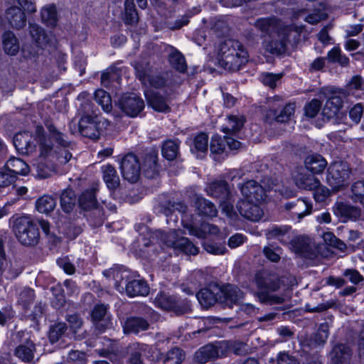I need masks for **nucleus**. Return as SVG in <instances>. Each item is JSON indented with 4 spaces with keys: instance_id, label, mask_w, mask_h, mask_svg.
I'll return each mask as SVG.
<instances>
[{
    "instance_id": "obj_1",
    "label": "nucleus",
    "mask_w": 364,
    "mask_h": 364,
    "mask_svg": "<svg viewBox=\"0 0 364 364\" xmlns=\"http://www.w3.org/2000/svg\"><path fill=\"white\" fill-rule=\"evenodd\" d=\"M248 53L238 41L228 39L222 42L218 49V65L225 70H239L248 61Z\"/></svg>"
},
{
    "instance_id": "obj_2",
    "label": "nucleus",
    "mask_w": 364,
    "mask_h": 364,
    "mask_svg": "<svg viewBox=\"0 0 364 364\" xmlns=\"http://www.w3.org/2000/svg\"><path fill=\"white\" fill-rule=\"evenodd\" d=\"M46 127L48 134L42 126H36L35 129V139L39 145L40 155L48 157L53 154L54 141L59 147H69L70 141L65 134L60 132L52 122H47Z\"/></svg>"
},
{
    "instance_id": "obj_3",
    "label": "nucleus",
    "mask_w": 364,
    "mask_h": 364,
    "mask_svg": "<svg viewBox=\"0 0 364 364\" xmlns=\"http://www.w3.org/2000/svg\"><path fill=\"white\" fill-rule=\"evenodd\" d=\"M254 282L258 289L256 295L261 303L272 305L284 302L283 297L272 294L280 287L276 274L267 270L260 271L255 274Z\"/></svg>"
},
{
    "instance_id": "obj_4",
    "label": "nucleus",
    "mask_w": 364,
    "mask_h": 364,
    "mask_svg": "<svg viewBox=\"0 0 364 364\" xmlns=\"http://www.w3.org/2000/svg\"><path fill=\"white\" fill-rule=\"evenodd\" d=\"M12 229L18 240L23 245H34L38 241V228L32 220L26 215H14L10 219Z\"/></svg>"
},
{
    "instance_id": "obj_5",
    "label": "nucleus",
    "mask_w": 364,
    "mask_h": 364,
    "mask_svg": "<svg viewBox=\"0 0 364 364\" xmlns=\"http://www.w3.org/2000/svg\"><path fill=\"white\" fill-rule=\"evenodd\" d=\"M350 173L351 169L347 163L333 162L327 169L326 182L333 191L337 192L348 184Z\"/></svg>"
},
{
    "instance_id": "obj_6",
    "label": "nucleus",
    "mask_w": 364,
    "mask_h": 364,
    "mask_svg": "<svg viewBox=\"0 0 364 364\" xmlns=\"http://www.w3.org/2000/svg\"><path fill=\"white\" fill-rule=\"evenodd\" d=\"M178 230H173L168 233L159 232L160 242L166 247L172 248L183 252L186 255H196L198 248L187 237H179Z\"/></svg>"
},
{
    "instance_id": "obj_7",
    "label": "nucleus",
    "mask_w": 364,
    "mask_h": 364,
    "mask_svg": "<svg viewBox=\"0 0 364 364\" xmlns=\"http://www.w3.org/2000/svg\"><path fill=\"white\" fill-rule=\"evenodd\" d=\"M100 117L97 115L85 114L78 122V131L84 137L97 139L100 135Z\"/></svg>"
},
{
    "instance_id": "obj_8",
    "label": "nucleus",
    "mask_w": 364,
    "mask_h": 364,
    "mask_svg": "<svg viewBox=\"0 0 364 364\" xmlns=\"http://www.w3.org/2000/svg\"><path fill=\"white\" fill-rule=\"evenodd\" d=\"M324 95L327 100L322 109V114L329 119L335 117L342 107L345 92L333 88L326 89Z\"/></svg>"
},
{
    "instance_id": "obj_9",
    "label": "nucleus",
    "mask_w": 364,
    "mask_h": 364,
    "mask_svg": "<svg viewBox=\"0 0 364 364\" xmlns=\"http://www.w3.org/2000/svg\"><path fill=\"white\" fill-rule=\"evenodd\" d=\"M121 171L124 179L136 182L140 175L141 166L138 158L133 154L125 155L121 161Z\"/></svg>"
},
{
    "instance_id": "obj_10",
    "label": "nucleus",
    "mask_w": 364,
    "mask_h": 364,
    "mask_svg": "<svg viewBox=\"0 0 364 364\" xmlns=\"http://www.w3.org/2000/svg\"><path fill=\"white\" fill-rule=\"evenodd\" d=\"M282 99L279 96H275L269 100V104L272 107L269 110V116L273 117L278 122H286L290 119L294 114L296 104L289 102L287 104L282 110L278 112L277 107H280Z\"/></svg>"
},
{
    "instance_id": "obj_11",
    "label": "nucleus",
    "mask_w": 364,
    "mask_h": 364,
    "mask_svg": "<svg viewBox=\"0 0 364 364\" xmlns=\"http://www.w3.org/2000/svg\"><path fill=\"white\" fill-rule=\"evenodd\" d=\"M119 105L127 115L132 117L137 116L144 108L143 100L134 94L122 96Z\"/></svg>"
},
{
    "instance_id": "obj_12",
    "label": "nucleus",
    "mask_w": 364,
    "mask_h": 364,
    "mask_svg": "<svg viewBox=\"0 0 364 364\" xmlns=\"http://www.w3.org/2000/svg\"><path fill=\"white\" fill-rule=\"evenodd\" d=\"M148 105L159 112L168 113L171 111V98L159 92L147 90L144 92Z\"/></svg>"
},
{
    "instance_id": "obj_13",
    "label": "nucleus",
    "mask_w": 364,
    "mask_h": 364,
    "mask_svg": "<svg viewBox=\"0 0 364 364\" xmlns=\"http://www.w3.org/2000/svg\"><path fill=\"white\" fill-rule=\"evenodd\" d=\"M239 188L245 200L260 202L266 196V190L255 180H250L239 186Z\"/></svg>"
},
{
    "instance_id": "obj_14",
    "label": "nucleus",
    "mask_w": 364,
    "mask_h": 364,
    "mask_svg": "<svg viewBox=\"0 0 364 364\" xmlns=\"http://www.w3.org/2000/svg\"><path fill=\"white\" fill-rule=\"evenodd\" d=\"M257 203L252 200H241L237 203V210L246 219L258 221L263 216V210Z\"/></svg>"
},
{
    "instance_id": "obj_15",
    "label": "nucleus",
    "mask_w": 364,
    "mask_h": 364,
    "mask_svg": "<svg viewBox=\"0 0 364 364\" xmlns=\"http://www.w3.org/2000/svg\"><path fill=\"white\" fill-rule=\"evenodd\" d=\"M220 342L216 344H208L200 348L193 355V360L198 364H205L222 357Z\"/></svg>"
},
{
    "instance_id": "obj_16",
    "label": "nucleus",
    "mask_w": 364,
    "mask_h": 364,
    "mask_svg": "<svg viewBox=\"0 0 364 364\" xmlns=\"http://www.w3.org/2000/svg\"><path fill=\"white\" fill-rule=\"evenodd\" d=\"M284 208L289 211L294 218L296 216L300 221L304 216L309 215L312 210V205L306 199H297L284 205Z\"/></svg>"
},
{
    "instance_id": "obj_17",
    "label": "nucleus",
    "mask_w": 364,
    "mask_h": 364,
    "mask_svg": "<svg viewBox=\"0 0 364 364\" xmlns=\"http://www.w3.org/2000/svg\"><path fill=\"white\" fill-rule=\"evenodd\" d=\"M107 308L104 304L95 306L92 311V318L95 328L100 331H105L112 326L111 319L107 315Z\"/></svg>"
},
{
    "instance_id": "obj_18",
    "label": "nucleus",
    "mask_w": 364,
    "mask_h": 364,
    "mask_svg": "<svg viewBox=\"0 0 364 364\" xmlns=\"http://www.w3.org/2000/svg\"><path fill=\"white\" fill-rule=\"evenodd\" d=\"M220 292H221V289L217 286L212 288H204L196 294V297L203 307L208 308L216 302L220 303Z\"/></svg>"
},
{
    "instance_id": "obj_19",
    "label": "nucleus",
    "mask_w": 364,
    "mask_h": 364,
    "mask_svg": "<svg viewBox=\"0 0 364 364\" xmlns=\"http://www.w3.org/2000/svg\"><path fill=\"white\" fill-rule=\"evenodd\" d=\"M328 336L329 325L326 322L322 323L320 324L317 332L304 341V346L310 348H317L326 342Z\"/></svg>"
},
{
    "instance_id": "obj_20",
    "label": "nucleus",
    "mask_w": 364,
    "mask_h": 364,
    "mask_svg": "<svg viewBox=\"0 0 364 364\" xmlns=\"http://www.w3.org/2000/svg\"><path fill=\"white\" fill-rule=\"evenodd\" d=\"M221 289L220 303L232 306L239 302L243 297V293L236 286L228 284Z\"/></svg>"
},
{
    "instance_id": "obj_21",
    "label": "nucleus",
    "mask_w": 364,
    "mask_h": 364,
    "mask_svg": "<svg viewBox=\"0 0 364 364\" xmlns=\"http://www.w3.org/2000/svg\"><path fill=\"white\" fill-rule=\"evenodd\" d=\"M220 350L223 356L227 355L230 352L238 355H245L249 352L247 343L240 341H220Z\"/></svg>"
},
{
    "instance_id": "obj_22",
    "label": "nucleus",
    "mask_w": 364,
    "mask_h": 364,
    "mask_svg": "<svg viewBox=\"0 0 364 364\" xmlns=\"http://www.w3.org/2000/svg\"><path fill=\"white\" fill-rule=\"evenodd\" d=\"M290 230L287 225H273L266 230L265 235L268 240L276 239L282 244H288L291 241Z\"/></svg>"
},
{
    "instance_id": "obj_23",
    "label": "nucleus",
    "mask_w": 364,
    "mask_h": 364,
    "mask_svg": "<svg viewBox=\"0 0 364 364\" xmlns=\"http://www.w3.org/2000/svg\"><path fill=\"white\" fill-rule=\"evenodd\" d=\"M351 354V350L348 346L338 344L331 352V364H348Z\"/></svg>"
},
{
    "instance_id": "obj_24",
    "label": "nucleus",
    "mask_w": 364,
    "mask_h": 364,
    "mask_svg": "<svg viewBox=\"0 0 364 364\" xmlns=\"http://www.w3.org/2000/svg\"><path fill=\"white\" fill-rule=\"evenodd\" d=\"M335 215L343 219L355 220L360 215V210L343 202H337L333 207Z\"/></svg>"
},
{
    "instance_id": "obj_25",
    "label": "nucleus",
    "mask_w": 364,
    "mask_h": 364,
    "mask_svg": "<svg viewBox=\"0 0 364 364\" xmlns=\"http://www.w3.org/2000/svg\"><path fill=\"white\" fill-rule=\"evenodd\" d=\"M208 195L220 200L228 199L230 193L228 184L225 181H215L206 188Z\"/></svg>"
},
{
    "instance_id": "obj_26",
    "label": "nucleus",
    "mask_w": 364,
    "mask_h": 364,
    "mask_svg": "<svg viewBox=\"0 0 364 364\" xmlns=\"http://www.w3.org/2000/svg\"><path fill=\"white\" fill-rule=\"evenodd\" d=\"M134 0H125L124 2V11L125 17L124 21L127 24H134L138 21L139 17L135 5L134 3ZM139 8L145 9L147 6L146 0H136Z\"/></svg>"
},
{
    "instance_id": "obj_27",
    "label": "nucleus",
    "mask_w": 364,
    "mask_h": 364,
    "mask_svg": "<svg viewBox=\"0 0 364 364\" xmlns=\"http://www.w3.org/2000/svg\"><path fill=\"white\" fill-rule=\"evenodd\" d=\"M305 167L314 174L323 173L327 166L326 160L319 154H312L306 157L304 161Z\"/></svg>"
},
{
    "instance_id": "obj_28",
    "label": "nucleus",
    "mask_w": 364,
    "mask_h": 364,
    "mask_svg": "<svg viewBox=\"0 0 364 364\" xmlns=\"http://www.w3.org/2000/svg\"><path fill=\"white\" fill-rule=\"evenodd\" d=\"M31 138V136L28 132L18 133L14 136V144L19 153L28 154L33 150Z\"/></svg>"
},
{
    "instance_id": "obj_29",
    "label": "nucleus",
    "mask_w": 364,
    "mask_h": 364,
    "mask_svg": "<svg viewBox=\"0 0 364 364\" xmlns=\"http://www.w3.org/2000/svg\"><path fill=\"white\" fill-rule=\"evenodd\" d=\"M6 18L11 26L16 29H20L26 25L25 14L19 7L11 6L6 11Z\"/></svg>"
},
{
    "instance_id": "obj_30",
    "label": "nucleus",
    "mask_w": 364,
    "mask_h": 364,
    "mask_svg": "<svg viewBox=\"0 0 364 364\" xmlns=\"http://www.w3.org/2000/svg\"><path fill=\"white\" fill-rule=\"evenodd\" d=\"M194 203L199 215L210 218L216 216L218 210L215 205L208 200L196 196Z\"/></svg>"
},
{
    "instance_id": "obj_31",
    "label": "nucleus",
    "mask_w": 364,
    "mask_h": 364,
    "mask_svg": "<svg viewBox=\"0 0 364 364\" xmlns=\"http://www.w3.org/2000/svg\"><path fill=\"white\" fill-rule=\"evenodd\" d=\"M5 166L10 173L14 174V177L16 175L26 176L30 171L28 165L24 161L16 157H11Z\"/></svg>"
},
{
    "instance_id": "obj_32",
    "label": "nucleus",
    "mask_w": 364,
    "mask_h": 364,
    "mask_svg": "<svg viewBox=\"0 0 364 364\" xmlns=\"http://www.w3.org/2000/svg\"><path fill=\"white\" fill-rule=\"evenodd\" d=\"M126 292L129 296H145L149 291L146 282L141 279H134L126 284Z\"/></svg>"
},
{
    "instance_id": "obj_33",
    "label": "nucleus",
    "mask_w": 364,
    "mask_h": 364,
    "mask_svg": "<svg viewBox=\"0 0 364 364\" xmlns=\"http://www.w3.org/2000/svg\"><path fill=\"white\" fill-rule=\"evenodd\" d=\"M149 326L146 320L141 317L128 318L123 325L125 333H137L139 331H146Z\"/></svg>"
},
{
    "instance_id": "obj_34",
    "label": "nucleus",
    "mask_w": 364,
    "mask_h": 364,
    "mask_svg": "<svg viewBox=\"0 0 364 364\" xmlns=\"http://www.w3.org/2000/svg\"><path fill=\"white\" fill-rule=\"evenodd\" d=\"M102 171L103 180L108 188H116L119 185V177L114 167L107 164L102 167Z\"/></svg>"
},
{
    "instance_id": "obj_35",
    "label": "nucleus",
    "mask_w": 364,
    "mask_h": 364,
    "mask_svg": "<svg viewBox=\"0 0 364 364\" xmlns=\"http://www.w3.org/2000/svg\"><path fill=\"white\" fill-rule=\"evenodd\" d=\"M76 204V196L75 192L71 188L65 189L60 196V205L66 213H70L73 211Z\"/></svg>"
},
{
    "instance_id": "obj_36",
    "label": "nucleus",
    "mask_w": 364,
    "mask_h": 364,
    "mask_svg": "<svg viewBox=\"0 0 364 364\" xmlns=\"http://www.w3.org/2000/svg\"><path fill=\"white\" fill-rule=\"evenodd\" d=\"M3 46L5 52L10 55H15L19 50L18 41L15 35L11 32H5L3 35Z\"/></svg>"
},
{
    "instance_id": "obj_37",
    "label": "nucleus",
    "mask_w": 364,
    "mask_h": 364,
    "mask_svg": "<svg viewBox=\"0 0 364 364\" xmlns=\"http://www.w3.org/2000/svg\"><path fill=\"white\" fill-rule=\"evenodd\" d=\"M156 306L165 310H177L178 305L176 298L164 293L159 294L154 299Z\"/></svg>"
},
{
    "instance_id": "obj_38",
    "label": "nucleus",
    "mask_w": 364,
    "mask_h": 364,
    "mask_svg": "<svg viewBox=\"0 0 364 364\" xmlns=\"http://www.w3.org/2000/svg\"><path fill=\"white\" fill-rule=\"evenodd\" d=\"M56 206V200L48 195L40 197L36 202V210L41 213L48 214L52 212Z\"/></svg>"
},
{
    "instance_id": "obj_39",
    "label": "nucleus",
    "mask_w": 364,
    "mask_h": 364,
    "mask_svg": "<svg viewBox=\"0 0 364 364\" xmlns=\"http://www.w3.org/2000/svg\"><path fill=\"white\" fill-rule=\"evenodd\" d=\"M35 346L32 341H28L20 345L15 350L16 355L24 362H29L34 356Z\"/></svg>"
},
{
    "instance_id": "obj_40",
    "label": "nucleus",
    "mask_w": 364,
    "mask_h": 364,
    "mask_svg": "<svg viewBox=\"0 0 364 364\" xmlns=\"http://www.w3.org/2000/svg\"><path fill=\"white\" fill-rule=\"evenodd\" d=\"M296 186L304 190H314L320 185V181L312 175L301 174L296 178Z\"/></svg>"
},
{
    "instance_id": "obj_41",
    "label": "nucleus",
    "mask_w": 364,
    "mask_h": 364,
    "mask_svg": "<svg viewBox=\"0 0 364 364\" xmlns=\"http://www.w3.org/2000/svg\"><path fill=\"white\" fill-rule=\"evenodd\" d=\"M185 358V352L178 347H174L167 351L163 362L164 364H181Z\"/></svg>"
},
{
    "instance_id": "obj_42",
    "label": "nucleus",
    "mask_w": 364,
    "mask_h": 364,
    "mask_svg": "<svg viewBox=\"0 0 364 364\" xmlns=\"http://www.w3.org/2000/svg\"><path fill=\"white\" fill-rule=\"evenodd\" d=\"M245 119L243 116L229 115L223 130L225 133H235L243 127Z\"/></svg>"
},
{
    "instance_id": "obj_43",
    "label": "nucleus",
    "mask_w": 364,
    "mask_h": 364,
    "mask_svg": "<svg viewBox=\"0 0 364 364\" xmlns=\"http://www.w3.org/2000/svg\"><path fill=\"white\" fill-rule=\"evenodd\" d=\"M78 203L82 209L85 210L95 208L97 200L93 190H87L83 192L79 197Z\"/></svg>"
},
{
    "instance_id": "obj_44",
    "label": "nucleus",
    "mask_w": 364,
    "mask_h": 364,
    "mask_svg": "<svg viewBox=\"0 0 364 364\" xmlns=\"http://www.w3.org/2000/svg\"><path fill=\"white\" fill-rule=\"evenodd\" d=\"M178 148L179 143L178 141L168 140L162 146V155L168 160H173L178 154Z\"/></svg>"
},
{
    "instance_id": "obj_45",
    "label": "nucleus",
    "mask_w": 364,
    "mask_h": 364,
    "mask_svg": "<svg viewBox=\"0 0 364 364\" xmlns=\"http://www.w3.org/2000/svg\"><path fill=\"white\" fill-rule=\"evenodd\" d=\"M327 58L331 63H336L342 67H346L349 65L350 60L338 47H334L327 53Z\"/></svg>"
},
{
    "instance_id": "obj_46",
    "label": "nucleus",
    "mask_w": 364,
    "mask_h": 364,
    "mask_svg": "<svg viewBox=\"0 0 364 364\" xmlns=\"http://www.w3.org/2000/svg\"><path fill=\"white\" fill-rule=\"evenodd\" d=\"M95 99L105 112L112 110V100L108 92L102 89L97 90L95 92Z\"/></svg>"
},
{
    "instance_id": "obj_47",
    "label": "nucleus",
    "mask_w": 364,
    "mask_h": 364,
    "mask_svg": "<svg viewBox=\"0 0 364 364\" xmlns=\"http://www.w3.org/2000/svg\"><path fill=\"white\" fill-rule=\"evenodd\" d=\"M146 347V345L139 343H133L129 346L130 364H142L141 355Z\"/></svg>"
},
{
    "instance_id": "obj_48",
    "label": "nucleus",
    "mask_w": 364,
    "mask_h": 364,
    "mask_svg": "<svg viewBox=\"0 0 364 364\" xmlns=\"http://www.w3.org/2000/svg\"><path fill=\"white\" fill-rule=\"evenodd\" d=\"M168 60L171 66L176 70L181 73L186 72L187 68L186 60L184 56L179 51L174 50L170 53Z\"/></svg>"
},
{
    "instance_id": "obj_49",
    "label": "nucleus",
    "mask_w": 364,
    "mask_h": 364,
    "mask_svg": "<svg viewBox=\"0 0 364 364\" xmlns=\"http://www.w3.org/2000/svg\"><path fill=\"white\" fill-rule=\"evenodd\" d=\"M42 21L49 26H54L57 22V12L54 6L44 7L41 10Z\"/></svg>"
},
{
    "instance_id": "obj_50",
    "label": "nucleus",
    "mask_w": 364,
    "mask_h": 364,
    "mask_svg": "<svg viewBox=\"0 0 364 364\" xmlns=\"http://www.w3.org/2000/svg\"><path fill=\"white\" fill-rule=\"evenodd\" d=\"M67 330L65 323L60 322L51 326L49 330V340L52 343L57 342Z\"/></svg>"
},
{
    "instance_id": "obj_51",
    "label": "nucleus",
    "mask_w": 364,
    "mask_h": 364,
    "mask_svg": "<svg viewBox=\"0 0 364 364\" xmlns=\"http://www.w3.org/2000/svg\"><path fill=\"white\" fill-rule=\"evenodd\" d=\"M351 198L354 202L364 205V181H358L351 186Z\"/></svg>"
},
{
    "instance_id": "obj_52",
    "label": "nucleus",
    "mask_w": 364,
    "mask_h": 364,
    "mask_svg": "<svg viewBox=\"0 0 364 364\" xmlns=\"http://www.w3.org/2000/svg\"><path fill=\"white\" fill-rule=\"evenodd\" d=\"M255 26L264 33L273 30L277 25L276 18H259L255 23Z\"/></svg>"
},
{
    "instance_id": "obj_53",
    "label": "nucleus",
    "mask_w": 364,
    "mask_h": 364,
    "mask_svg": "<svg viewBox=\"0 0 364 364\" xmlns=\"http://www.w3.org/2000/svg\"><path fill=\"white\" fill-rule=\"evenodd\" d=\"M208 136L205 133H200L193 139V147L196 151L205 153L208 150Z\"/></svg>"
},
{
    "instance_id": "obj_54",
    "label": "nucleus",
    "mask_w": 364,
    "mask_h": 364,
    "mask_svg": "<svg viewBox=\"0 0 364 364\" xmlns=\"http://www.w3.org/2000/svg\"><path fill=\"white\" fill-rule=\"evenodd\" d=\"M37 176L41 178H46L52 176L56 171L54 164L47 165L44 162H40L36 166Z\"/></svg>"
},
{
    "instance_id": "obj_55",
    "label": "nucleus",
    "mask_w": 364,
    "mask_h": 364,
    "mask_svg": "<svg viewBox=\"0 0 364 364\" xmlns=\"http://www.w3.org/2000/svg\"><path fill=\"white\" fill-rule=\"evenodd\" d=\"M225 143V137L223 139L218 136H213L210 144V152L216 154L223 153L226 148Z\"/></svg>"
},
{
    "instance_id": "obj_56",
    "label": "nucleus",
    "mask_w": 364,
    "mask_h": 364,
    "mask_svg": "<svg viewBox=\"0 0 364 364\" xmlns=\"http://www.w3.org/2000/svg\"><path fill=\"white\" fill-rule=\"evenodd\" d=\"M29 31L33 40L38 45L41 44L44 41L46 38L45 33L38 24L29 23Z\"/></svg>"
},
{
    "instance_id": "obj_57",
    "label": "nucleus",
    "mask_w": 364,
    "mask_h": 364,
    "mask_svg": "<svg viewBox=\"0 0 364 364\" xmlns=\"http://www.w3.org/2000/svg\"><path fill=\"white\" fill-rule=\"evenodd\" d=\"M321 102L317 99H313L304 107V114L306 117L314 118L321 109Z\"/></svg>"
},
{
    "instance_id": "obj_58",
    "label": "nucleus",
    "mask_w": 364,
    "mask_h": 364,
    "mask_svg": "<svg viewBox=\"0 0 364 364\" xmlns=\"http://www.w3.org/2000/svg\"><path fill=\"white\" fill-rule=\"evenodd\" d=\"M134 68L137 77L143 82H146V79L151 74V70L148 63H135Z\"/></svg>"
},
{
    "instance_id": "obj_59",
    "label": "nucleus",
    "mask_w": 364,
    "mask_h": 364,
    "mask_svg": "<svg viewBox=\"0 0 364 364\" xmlns=\"http://www.w3.org/2000/svg\"><path fill=\"white\" fill-rule=\"evenodd\" d=\"M287 41L284 38L272 40L268 45V50L272 54H281L286 50Z\"/></svg>"
},
{
    "instance_id": "obj_60",
    "label": "nucleus",
    "mask_w": 364,
    "mask_h": 364,
    "mask_svg": "<svg viewBox=\"0 0 364 364\" xmlns=\"http://www.w3.org/2000/svg\"><path fill=\"white\" fill-rule=\"evenodd\" d=\"M282 76L281 74L265 73L260 75V80L264 85L271 88H274L277 86V82L280 80Z\"/></svg>"
},
{
    "instance_id": "obj_61",
    "label": "nucleus",
    "mask_w": 364,
    "mask_h": 364,
    "mask_svg": "<svg viewBox=\"0 0 364 364\" xmlns=\"http://www.w3.org/2000/svg\"><path fill=\"white\" fill-rule=\"evenodd\" d=\"M119 77L118 70L114 67H110L106 72H104L101 75L102 84L108 87L111 80L117 79Z\"/></svg>"
},
{
    "instance_id": "obj_62",
    "label": "nucleus",
    "mask_w": 364,
    "mask_h": 364,
    "mask_svg": "<svg viewBox=\"0 0 364 364\" xmlns=\"http://www.w3.org/2000/svg\"><path fill=\"white\" fill-rule=\"evenodd\" d=\"M60 148V151L57 153L53 151V154L50 156L53 158L55 157L56 159L59 161V163L62 164H65L72 158V154L68 150V147Z\"/></svg>"
},
{
    "instance_id": "obj_63",
    "label": "nucleus",
    "mask_w": 364,
    "mask_h": 364,
    "mask_svg": "<svg viewBox=\"0 0 364 364\" xmlns=\"http://www.w3.org/2000/svg\"><path fill=\"white\" fill-rule=\"evenodd\" d=\"M203 247L207 252L213 255H221L225 252L224 246L210 242H204Z\"/></svg>"
},
{
    "instance_id": "obj_64",
    "label": "nucleus",
    "mask_w": 364,
    "mask_h": 364,
    "mask_svg": "<svg viewBox=\"0 0 364 364\" xmlns=\"http://www.w3.org/2000/svg\"><path fill=\"white\" fill-rule=\"evenodd\" d=\"M314 197L316 202L322 203L330 196L329 189L321 184L316 188L314 189Z\"/></svg>"
}]
</instances>
